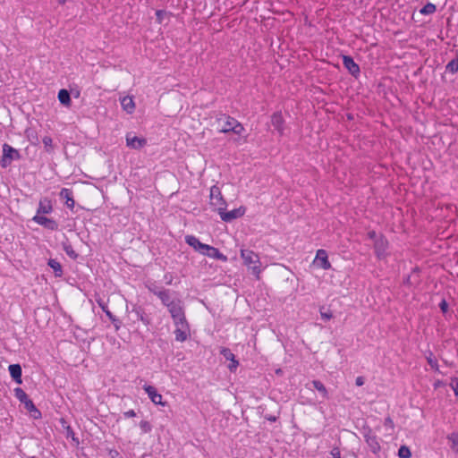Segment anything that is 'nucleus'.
<instances>
[{"label":"nucleus","mask_w":458,"mask_h":458,"mask_svg":"<svg viewBox=\"0 0 458 458\" xmlns=\"http://www.w3.org/2000/svg\"><path fill=\"white\" fill-rule=\"evenodd\" d=\"M240 256L242 259V264L251 272L257 280H259L263 271L259 255L252 250L242 248L240 250Z\"/></svg>","instance_id":"obj_1"},{"label":"nucleus","mask_w":458,"mask_h":458,"mask_svg":"<svg viewBox=\"0 0 458 458\" xmlns=\"http://www.w3.org/2000/svg\"><path fill=\"white\" fill-rule=\"evenodd\" d=\"M216 130L222 133L233 132L236 135H242L245 131L243 125L235 118L221 114L216 119Z\"/></svg>","instance_id":"obj_2"},{"label":"nucleus","mask_w":458,"mask_h":458,"mask_svg":"<svg viewBox=\"0 0 458 458\" xmlns=\"http://www.w3.org/2000/svg\"><path fill=\"white\" fill-rule=\"evenodd\" d=\"M209 205L217 213L226 209L227 203L222 194L220 188L217 185H213L210 188Z\"/></svg>","instance_id":"obj_3"},{"label":"nucleus","mask_w":458,"mask_h":458,"mask_svg":"<svg viewBox=\"0 0 458 458\" xmlns=\"http://www.w3.org/2000/svg\"><path fill=\"white\" fill-rule=\"evenodd\" d=\"M174 325L175 340L180 343L185 342L190 336V326L186 318L174 321Z\"/></svg>","instance_id":"obj_4"},{"label":"nucleus","mask_w":458,"mask_h":458,"mask_svg":"<svg viewBox=\"0 0 458 458\" xmlns=\"http://www.w3.org/2000/svg\"><path fill=\"white\" fill-rule=\"evenodd\" d=\"M388 247L389 242L385 236L380 235L375 240L374 250L378 259H384L387 257Z\"/></svg>","instance_id":"obj_5"},{"label":"nucleus","mask_w":458,"mask_h":458,"mask_svg":"<svg viewBox=\"0 0 458 458\" xmlns=\"http://www.w3.org/2000/svg\"><path fill=\"white\" fill-rule=\"evenodd\" d=\"M363 437L372 453L377 454L381 451L379 438L370 428L365 429Z\"/></svg>","instance_id":"obj_6"},{"label":"nucleus","mask_w":458,"mask_h":458,"mask_svg":"<svg viewBox=\"0 0 458 458\" xmlns=\"http://www.w3.org/2000/svg\"><path fill=\"white\" fill-rule=\"evenodd\" d=\"M166 308H167L174 322L186 318L183 307L182 305V301L180 300H178V299L173 300V302L168 304L166 306Z\"/></svg>","instance_id":"obj_7"},{"label":"nucleus","mask_w":458,"mask_h":458,"mask_svg":"<svg viewBox=\"0 0 458 458\" xmlns=\"http://www.w3.org/2000/svg\"><path fill=\"white\" fill-rule=\"evenodd\" d=\"M246 212V208L243 206L239 207L238 208H234L231 211H226V209L219 212L220 218L224 222H231L234 219L240 218L244 216Z\"/></svg>","instance_id":"obj_8"},{"label":"nucleus","mask_w":458,"mask_h":458,"mask_svg":"<svg viewBox=\"0 0 458 458\" xmlns=\"http://www.w3.org/2000/svg\"><path fill=\"white\" fill-rule=\"evenodd\" d=\"M144 391L147 393L148 398L151 400V402L154 404L165 406L166 403L163 402V396L161 394H159L157 390V388L150 385H144L143 386Z\"/></svg>","instance_id":"obj_9"},{"label":"nucleus","mask_w":458,"mask_h":458,"mask_svg":"<svg viewBox=\"0 0 458 458\" xmlns=\"http://www.w3.org/2000/svg\"><path fill=\"white\" fill-rule=\"evenodd\" d=\"M313 263L317 267L325 270H328L331 268V263L328 260L327 252L323 249H319L317 250Z\"/></svg>","instance_id":"obj_10"},{"label":"nucleus","mask_w":458,"mask_h":458,"mask_svg":"<svg viewBox=\"0 0 458 458\" xmlns=\"http://www.w3.org/2000/svg\"><path fill=\"white\" fill-rule=\"evenodd\" d=\"M127 147L133 149H140L147 145V140L145 138L137 137L132 132H129L125 137Z\"/></svg>","instance_id":"obj_11"},{"label":"nucleus","mask_w":458,"mask_h":458,"mask_svg":"<svg viewBox=\"0 0 458 458\" xmlns=\"http://www.w3.org/2000/svg\"><path fill=\"white\" fill-rule=\"evenodd\" d=\"M201 254L224 262L227 261V257L225 255H224L217 248L208 244H206Z\"/></svg>","instance_id":"obj_12"},{"label":"nucleus","mask_w":458,"mask_h":458,"mask_svg":"<svg viewBox=\"0 0 458 458\" xmlns=\"http://www.w3.org/2000/svg\"><path fill=\"white\" fill-rule=\"evenodd\" d=\"M343 64L345 69L354 77H358L360 73V66L349 55L343 56Z\"/></svg>","instance_id":"obj_13"},{"label":"nucleus","mask_w":458,"mask_h":458,"mask_svg":"<svg viewBox=\"0 0 458 458\" xmlns=\"http://www.w3.org/2000/svg\"><path fill=\"white\" fill-rule=\"evenodd\" d=\"M32 220L38 225H42L50 230H56L58 226L57 223L55 220L47 218L38 214H36L33 216Z\"/></svg>","instance_id":"obj_14"},{"label":"nucleus","mask_w":458,"mask_h":458,"mask_svg":"<svg viewBox=\"0 0 458 458\" xmlns=\"http://www.w3.org/2000/svg\"><path fill=\"white\" fill-rule=\"evenodd\" d=\"M271 123L280 135L284 131V119L281 112H276L271 116Z\"/></svg>","instance_id":"obj_15"},{"label":"nucleus","mask_w":458,"mask_h":458,"mask_svg":"<svg viewBox=\"0 0 458 458\" xmlns=\"http://www.w3.org/2000/svg\"><path fill=\"white\" fill-rule=\"evenodd\" d=\"M220 353L228 360L231 361V363L228 366V369L231 371H235L236 369L239 366V361L235 359L234 354L230 351L228 348H222L220 351Z\"/></svg>","instance_id":"obj_16"},{"label":"nucleus","mask_w":458,"mask_h":458,"mask_svg":"<svg viewBox=\"0 0 458 458\" xmlns=\"http://www.w3.org/2000/svg\"><path fill=\"white\" fill-rule=\"evenodd\" d=\"M185 242L200 254L206 246L205 243L200 242V241L194 235H186Z\"/></svg>","instance_id":"obj_17"},{"label":"nucleus","mask_w":458,"mask_h":458,"mask_svg":"<svg viewBox=\"0 0 458 458\" xmlns=\"http://www.w3.org/2000/svg\"><path fill=\"white\" fill-rule=\"evenodd\" d=\"M53 211L52 201L47 198H43L39 200L37 214H50Z\"/></svg>","instance_id":"obj_18"},{"label":"nucleus","mask_w":458,"mask_h":458,"mask_svg":"<svg viewBox=\"0 0 458 458\" xmlns=\"http://www.w3.org/2000/svg\"><path fill=\"white\" fill-rule=\"evenodd\" d=\"M121 106L123 111L127 114H132L135 110V103L133 98L131 96H125L121 98Z\"/></svg>","instance_id":"obj_19"},{"label":"nucleus","mask_w":458,"mask_h":458,"mask_svg":"<svg viewBox=\"0 0 458 458\" xmlns=\"http://www.w3.org/2000/svg\"><path fill=\"white\" fill-rule=\"evenodd\" d=\"M17 153V151L8 144H4L3 147V160H2V166H6L7 163L6 160L10 161L13 159V154ZM10 162H8L9 164Z\"/></svg>","instance_id":"obj_20"},{"label":"nucleus","mask_w":458,"mask_h":458,"mask_svg":"<svg viewBox=\"0 0 458 458\" xmlns=\"http://www.w3.org/2000/svg\"><path fill=\"white\" fill-rule=\"evenodd\" d=\"M11 377L19 384L21 383V367L19 364H12L9 366Z\"/></svg>","instance_id":"obj_21"},{"label":"nucleus","mask_w":458,"mask_h":458,"mask_svg":"<svg viewBox=\"0 0 458 458\" xmlns=\"http://www.w3.org/2000/svg\"><path fill=\"white\" fill-rule=\"evenodd\" d=\"M60 196L66 199V205L69 208L72 209L74 208L75 201L71 190L66 188L62 189Z\"/></svg>","instance_id":"obj_22"},{"label":"nucleus","mask_w":458,"mask_h":458,"mask_svg":"<svg viewBox=\"0 0 458 458\" xmlns=\"http://www.w3.org/2000/svg\"><path fill=\"white\" fill-rule=\"evenodd\" d=\"M58 100L60 101V103L65 106H70L71 104H72V99H71V97H70V93L67 89H60L59 92H58Z\"/></svg>","instance_id":"obj_23"},{"label":"nucleus","mask_w":458,"mask_h":458,"mask_svg":"<svg viewBox=\"0 0 458 458\" xmlns=\"http://www.w3.org/2000/svg\"><path fill=\"white\" fill-rule=\"evenodd\" d=\"M154 294L160 299V301L165 307L171 302H173V300H171L169 292L167 290H160L159 292H154Z\"/></svg>","instance_id":"obj_24"},{"label":"nucleus","mask_w":458,"mask_h":458,"mask_svg":"<svg viewBox=\"0 0 458 458\" xmlns=\"http://www.w3.org/2000/svg\"><path fill=\"white\" fill-rule=\"evenodd\" d=\"M25 408L30 412L31 416L34 419H38L41 417V412L36 408L33 402L29 399L24 403Z\"/></svg>","instance_id":"obj_25"},{"label":"nucleus","mask_w":458,"mask_h":458,"mask_svg":"<svg viewBox=\"0 0 458 458\" xmlns=\"http://www.w3.org/2000/svg\"><path fill=\"white\" fill-rule=\"evenodd\" d=\"M48 266L55 271L56 276H61L63 270L61 264L55 259H49Z\"/></svg>","instance_id":"obj_26"},{"label":"nucleus","mask_w":458,"mask_h":458,"mask_svg":"<svg viewBox=\"0 0 458 458\" xmlns=\"http://www.w3.org/2000/svg\"><path fill=\"white\" fill-rule=\"evenodd\" d=\"M312 385L316 390H318L323 397L327 398L328 393L326 386L318 380H313Z\"/></svg>","instance_id":"obj_27"},{"label":"nucleus","mask_w":458,"mask_h":458,"mask_svg":"<svg viewBox=\"0 0 458 458\" xmlns=\"http://www.w3.org/2000/svg\"><path fill=\"white\" fill-rule=\"evenodd\" d=\"M448 441L451 444V448L455 452L458 453V433H451L447 437Z\"/></svg>","instance_id":"obj_28"},{"label":"nucleus","mask_w":458,"mask_h":458,"mask_svg":"<svg viewBox=\"0 0 458 458\" xmlns=\"http://www.w3.org/2000/svg\"><path fill=\"white\" fill-rule=\"evenodd\" d=\"M437 10V7L434 4L432 3H428L427 4H425L420 11V13L423 15H428V14H432L436 12Z\"/></svg>","instance_id":"obj_29"},{"label":"nucleus","mask_w":458,"mask_h":458,"mask_svg":"<svg viewBox=\"0 0 458 458\" xmlns=\"http://www.w3.org/2000/svg\"><path fill=\"white\" fill-rule=\"evenodd\" d=\"M426 358L431 369H434L435 371H439L438 362L437 359L433 356L432 352H429V354Z\"/></svg>","instance_id":"obj_30"},{"label":"nucleus","mask_w":458,"mask_h":458,"mask_svg":"<svg viewBox=\"0 0 458 458\" xmlns=\"http://www.w3.org/2000/svg\"><path fill=\"white\" fill-rule=\"evenodd\" d=\"M446 71L454 74L458 72V58L451 60L445 67Z\"/></svg>","instance_id":"obj_31"},{"label":"nucleus","mask_w":458,"mask_h":458,"mask_svg":"<svg viewBox=\"0 0 458 458\" xmlns=\"http://www.w3.org/2000/svg\"><path fill=\"white\" fill-rule=\"evenodd\" d=\"M14 392L16 398L22 403L30 399L28 394L21 388H15Z\"/></svg>","instance_id":"obj_32"},{"label":"nucleus","mask_w":458,"mask_h":458,"mask_svg":"<svg viewBox=\"0 0 458 458\" xmlns=\"http://www.w3.org/2000/svg\"><path fill=\"white\" fill-rule=\"evenodd\" d=\"M399 458H411V452L410 448L406 445H402L398 450Z\"/></svg>","instance_id":"obj_33"},{"label":"nucleus","mask_w":458,"mask_h":458,"mask_svg":"<svg viewBox=\"0 0 458 458\" xmlns=\"http://www.w3.org/2000/svg\"><path fill=\"white\" fill-rule=\"evenodd\" d=\"M140 428L143 433H149L152 429L151 424L148 420H141Z\"/></svg>","instance_id":"obj_34"},{"label":"nucleus","mask_w":458,"mask_h":458,"mask_svg":"<svg viewBox=\"0 0 458 458\" xmlns=\"http://www.w3.org/2000/svg\"><path fill=\"white\" fill-rule=\"evenodd\" d=\"M166 12L163 11V10H157L156 12V16H157V21L158 23H162L163 22V20H164V17L166 15Z\"/></svg>","instance_id":"obj_35"},{"label":"nucleus","mask_w":458,"mask_h":458,"mask_svg":"<svg viewBox=\"0 0 458 458\" xmlns=\"http://www.w3.org/2000/svg\"><path fill=\"white\" fill-rule=\"evenodd\" d=\"M454 394L458 396V378L454 377L452 378L451 384H450Z\"/></svg>","instance_id":"obj_36"},{"label":"nucleus","mask_w":458,"mask_h":458,"mask_svg":"<svg viewBox=\"0 0 458 458\" xmlns=\"http://www.w3.org/2000/svg\"><path fill=\"white\" fill-rule=\"evenodd\" d=\"M384 425L391 429L394 428V423L390 417L385 419Z\"/></svg>","instance_id":"obj_37"},{"label":"nucleus","mask_w":458,"mask_h":458,"mask_svg":"<svg viewBox=\"0 0 458 458\" xmlns=\"http://www.w3.org/2000/svg\"><path fill=\"white\" fill-rule=\"evenodd\" d=\"M439 308L442 310L443 313H445L448 310V304L445 300H442L439 303Z\"/></svg>","instance_id":"obj_38"},{"label":"nucleus","mask_w":458,"mask_h":458,"mask_svg":"<svg viewBox=\"0 0 458 458\" xmlns=\"http://www.w3.org/2000/svg\"><path fill=\"white\" fill-rule=\"evenodd\" d=\"M42 142L46 147H51L53 140L49 136H46L43 138Z\"/></svg>","instance_id":"obj_39"},{"label":"nucleus","mask_w":458,"mask_h":458,"mask_svg":"<svg viewBox=\"0 0 458 458\" xmlns=\"http://www.w3.org/2000/svg\"><path fill=\"white\" fill-rule=\"evenodd\" d=\"M65 252L69 257H71L74 259L78 257V255L75 253V251L71 248H65Z\"/></svg>","instance_id":"obj_40"},{"label":"nucleus","mask_w":458,"mask_h":458,"mask_svg":"<svg viewBox=\"0 0 458 458\" xmlns=\"http://www.w3.org/2000/svg\"><path fill=\"white\" fill-rule=\"evenodd\" d=\"M126 418H133L136 416V412L133 410H129L123 413Z\"/></svg>","instance_id":"obj_41"},{"label":"nucleus","mask_w":458,"mask_h":458,"mask_svg":"<svg viewBox=\"0 0 458 458\" xmlns=\"http://www.w3.org/2000/svg\"><path fill=\"white\" fill-rule=\"evenodd\" d=\"M364 382H365V380H364V377H356V380H355V384H356V386H363V385H364Z\"/></svg>","instance_id":"obj_42"},{"label":"nucleus","mask_w":458,"mask_h":458,"mask_svg":"<svg viewBox=\"0 0 458 458\" xmlns=\"http://www.w3.org/2000/svg\"><path fill=\"white\" fill-rule=\"evenodd\" d=\"M331 454L333 455L334 458H341L340 451L337 448L333 449Z\"/></svg>","instance_id":"obj_43"},{"label":"nucleus","mask_w":458,"mask_h":458,"mask_svg":"<svg viewBox=\"0 0 458 458\" xmlns=\"http://www.w3.org/2000/svg\"><path fill=\"white\" fill-rule=\"evenodd\" d=\"M321 317L325 319H330L332 318L333 315L331 312H328V313H323L321 312Z\"/></svg>","instance_id":"obj_44"},{"label":"nucleus","mask_w":458,"mask_h":458,"mask_svg":"<svg viewBox=\"0 0 458 458\" xmlns=\"http://www.w3.org/2000/svg\"><path fill=\"white\" fill-rule=\"evenodd\" d=\"M368 236H369V238L373 239V240H376L377 238L375 231L369 232Z\"/></svg>","instance_id":"obj_45"},{"label":"nucleus","mask_w":458,"mask_h":458,"mask_svg":"<svg viewBox=\"0 0 458 458\" xmlns=\"http://www.w3.org/2000/svg\"><path fill=\"white\" fill-rule=\"evenodd\" d=\"M101 308H102L103 311H105V312H106V314L109 318H112V313H111L108 310H106V305L102 306Z\"/></svg>","instance_id":"obj_46"},{"label":"nucleus","mask_w":458,"mask_h":458,"mask_svg":"<svg viewBox=\"0 0 458 458\" xmlns=\"http://www.w3.org/2000/svg\"><path fill=\"white\" fill-rule=\"evenodd\" d=\"M148 290L154 293V292H158L156 288L148 287Z\"/></svg>","instance_id":"obj_47"},{"label":"nucleus","mask_w":458,"mask_h":458,"mask_svg":"<svg viewBox=\"0 0 458 458\" xmlns=\"http://www.w3.org/2000/svg\"><path fill=\"white\" fill-rule=\"evenodd\" d=\"M98 303L100 307L106 305L102 301H98Z\"/></svg>","instance_id":"obj_48"},{"label":"nucleus","mask_w":458,"mask_h":458,"mask_svg":"<svg viewBox=\"0 0 458 458\" xmlns=\"http://www.w3.org/2000/svg\"><path fill=\"white\" fill-rule=\"evenodd\" d=\"M61 4H64L66 0H58Z\"/></svg>","instance_id":"obj_49"}]
</instances>
